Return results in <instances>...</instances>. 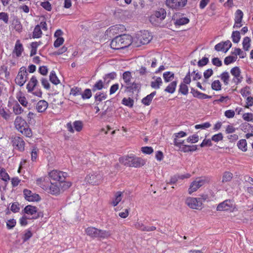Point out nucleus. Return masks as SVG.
<instances>
[{
  "label": "nucleus",
  "instance_id": "f257e3e1",
  "mask_svg": "<svg viewBox=\"0 0 253 253\" xmlns=\"http://www.w3.org/2000/svg\"><path fill=\"white\" fill-rule=\"evenodd\" d=\"M132 37L129 35L117 36L112 40V49H120L132 44Z\"/></svg>",
  "mask_w": 253,
  "mask_h": 253
},
{
  "label": "nucleus",
  "instance_id": "f03ea898",
  "mask_svg": "<svg viewBox=\"0 0 253 253\" xmlns=\"http://www.w3.org/2000/svg\"><path fill=\"white\" fill-rule=\"evenodd\" d=\"M14 126L16 129L22 134L27 137H31L33 133L29 125L22 117L18 116L14 121Z\"/></svg>",
  "mask_w": 253,
  "mask_h": 253
},
{
  "label": "nucleus",
  "instance_id": "7ed1b4c3",
  "mask_svg": "<svg viewBox=\"0 0 253 253\" xmlns=\"http://www.w3.org/2000/svg\"><path fill=\"white\" fill-rule=\"evenodd\" d=\"M152 39V36L148 31H140L132 38V44L134 46H140L142 44H147Z\"/></svg>",
  "mask_w": 253,
  "mask_h": 253
},
{
  "label": "nucleus",
  "instance_id": "20e7f679",
  "mask_svg": "<svg viewBox=\"0 0 253 253\" xmlns=\"http://www.w3.org/2000/svg\"><path fill=\"white\" fill-rule=\"evenodd\" d=\"M38 81L35 76H33L26 85V89L28 93H32L34 95L42 97V92L40 89L36 88L38 85Z\"/></svg>",
  "mask_w": 253,
  "mask_h": 253
},
{
  "label": "nucleus",
  "instance_id": "39448f33",
  "mask_svg": "<svg viewBox=\"0 0 253 253\" xmlns=\"http://www.w3.org/2000/svg\"><path fill=\"white\" fill-rule=\"evenodd\" d=\"M85 233L92 238L104 239L109 235L108 232L93 227H88L85 230Z\"/></svg>",
  "mask_w": 253,
  "mask_h": 253
},
{
  "label": "nucleus",
  "instance_id": "423d86ee",
  "mask_svg": "<svg viewBox=\"0 0 253 253\" xmlns=\"http://www.w3.org/2000/svg\"><path fill=\"white\" fill-rule=\"evenodd\" d=\"M167 13L164 8H159L154 11L150 16V22L153 25L159 24L166 17Z\"/></svg>",
  "mask_w": 253,
  "mask_h": 253
},
{
  "label": "nucleus",
  "instance_id": "0eeeda50",
  "mask_svg": "<svg viewBox=\"0 0 253 253\" xmlns=\"http://www.w3.org/2000/svg\"><path fill=\"white\" fill-rule=\"evenodd\" d=\"M185 204L192 209L201 210L203 208L202 200L198 198L187 197L185 200Z\"/></svg>",
  "mask_w": 253,
  "mask_h": 253
},
{
  "label": "nucleus",
  "instance_id": "6e6552de",
  "mask_svg": "<svg viewBox=\"0 0 253 253\" xmlns=\"http://www.w3.org/2000/svg\"><path fill=\"white\" fill-rule=\"evenodd\" d=\"M28 75L26 67L24 66L21 67L15 79L16 84L20 86H23L27 80Z\"/></svg>",
  "mask_w": 253,
  "mask_h": 253
},
{
  "label": "nucleus",
  "instance_id": "1a4fd4ad",
  "mask_svg": "<svg viewBox=\"0 0 253 253\" xmlns=\"http://www.w3.org/2000/svg\"><path fill=\"white\" fill-rule=\"evenodd\" d=\"M208 181L209 179L206 177L197 178L191 183L188 189V193L189 194H192L193 192L196 191L200 187Z\"/></svg>",
  "mask_w": 253,
  "mask_h": 253
},
{
  "label": "nucleus",
  "instance_id": "9d476101",
  "mask_svg": "<svg viewBox=\"0 0 253 253\" xmlns=\"http://www.w3.org/2000/svg\"><path fill=\"white\" fill-rule=\"evenodd\" d=\"M101 178L102 176L99 173L92 172L86 176L85 181L89 184L96 185L101 182Z\"/></svg>",
  "mask_w": 253,
  "mask_h": 253
},
{
  "label": "nucleus",
  "instance_id": "9b49d317",
  "mask_svg": "<svg viewBox=\"0 0 253 253\" xmlns=\"http://www.w3.org/2000/svg\"><path fill=\"white\" fill-rule=\"evenodd\" d=\"M235 206L233 201L226 200L220 203L217 207V210L219 211H229L233 212L235 211Z\"/></svg>",
  "mask_w": 253,
  "mask_h": 253
},
{
  "label": "nucleus",
  "instance_id": "f8f14e48",
  "mask_svg": "<svg viewBox=\"0 0 253 253\" xmlns=\"http://www.w3.org/2000/svg\"><path fill=\"white\" fill-rule=\"evenodd\" d=\"M23 195L25 199L30 202H39L41 200V197L39 194L27 189L23 190Z\"/></svg>",
  "mask_w": 253,
  "mask_h": 253
},
{
  "label": "nucleus",
  "instance_id": "ddd939ff",
  "mask_svg": "<svg viewBox=\"0 0 253 253\" xmlns=\"http://www.w3.org/2000/svg\"><path fill=\"white\" fill-rule=\"evenodd\" d=\"M230 73L233 76L232 82L236 84H240L243 81L241 71L238 67H234L230 70Z\"/></svg>",
  "mask_w": 253,
  "mask_h": 253
},
{
  "label": "nucleus",
  "instance_id": "4468645a",
  "mask_svg": "<svg viewBox=\"0 0 253 253\" xmlns=\"http://www.w3.org/2000/svg\"><path fill=\"white\" fill-rule=\"evenodd\" d=\"M66 175V173L57 170H53L49 173V176L51 179L56 182H60V183L65 180Z\"/></svg>",
  "mask_w": 253,
  "mask_h": 253
},
{
  "label": "nucleus",
  "instance_id": "2eb2a0df",
  "mask_svg": "<svg viewBox=\"0 0 253 253\" xmlns=\"http://www.w3.org/2000/svg\"><path fill=\"white\" fill-rule=\"evenodd\" d=\"M12 146L14 148L20 152L24 151L25 142L22 137L15 136L12 139Z\"/></svg>",
  "mask_w": 253,
  "mask_h": 253
},
{
  "label": "nucleus",
  "instance_id": "dca6fc26",
  "mask_svg": "<svg viewBox=\"0 0 253 253\" xmlns=\"http://www.w3.org/2000/svg\"><path fill=\"white\" fill-rule=\"evenodd\" d=\"M61 186V183L60 182H55L54 183H50L49 186L45 188L44 189L48 193L52 195H57L60 193Z\"/></svg>",
  "mask_w": 253,
  "mask_h": 253
},
{
  "label": "nucleus",
  "instance_id": "f3484780",
  "mask_svg": "<svg viewBox=\"0 0 253 253\" xmlns=\"http://www.w3.org/2000/svg\"><path fill=\"white\" fill-rule=\"evenodd\" d=\"M187 3V0H166V5L172 9H179L183 7Z\"/></svg>",
  "mask_w": 253,
  "mask_h": 253
},
{
  "label": "nucleus",
  "instance_id": "a211bd4d",
  "mask_svg": "<svg viewBox=\"0 0 253 253\" xmlns=\"http://www.w3.org/2000/svg\"><path fill=\"white\" fill-rule=\"evenodd\" d=\"M232 46V43L229 40L222 42L216 44L214 49L217 51H221L224 53L227 52Z\"/></svg>",
  "mask_w": 253,
  "mask_h": 253
},
{
  "label": "nucleus",
  "instance_id": "6ab92c4d",
  "mask_svg": "<svg viewBox=\"0 0 253 253\" xmlns=\"http://www.w3.org/2000/svg\"><path fill=\"white\" fill-rule=\"evenodd\" d=\"M12 113L7 108L2 101L0 100V117L3 119L8 121L10 119Z\"/></svg>",
  "mask_w": 253,
  "mask_h": 253
},
{
  "label": "nucleus",
  "instance_id": "aec40b11",
  "mask_svg": "<svg viewBox=\"0 0 253 253\" xmlns=\"http://www.w3.org/2000/svg\"><path fill=\"white\" fill-rule=\"evenodd\" d=\"M24 211L27 215L32 216L30 217L31 219H36L39 217L38 208L35 206L28 205L25 207Z\"/></svg>",
  "mask_w": 253,
  "mask_h": 253
},
{
  "label": "nucleus",
  "instance_id": "412c9836",
  "mask_svg": "<svg viewBox=\"0 0 253 253\" xmlns=\"http://www.w3.org/2000/svg\"><path fill=\"white\" fill-rule=\"evenodd\" d=\"M243 15V12L240 9L236 10L235 13L234 28H240L242 26Z\"/></svg>",
  "mask_w": 253,
  "mask_h": 253
},
{
  "label": "nucleus",
  "instance_id": "4be33fe9",
  "mask_svg": "<svg viewBox=\"0 0 253 253\" xmlns=\"http://www.w3.org/2000/svg\"><path fill=\"white\" fill-rule=\"evenodd\" d=\"M145 164L146 161L144 159L140 157H137L132 154L131 167L140 168L143 166Z\"/></svg>",
  "mask_w": 253,
  "mask_h": 253
},
{
  "label": "nucleus",
  "instance_id": "5701e85b",
  "mask_svg": "<svg viewBox=\"0 0 253 253\" xmlns=\"http://www.w3.org/2000/svg\"><path fill=\"white\" fill-rule=\"evenodd\" d=\"M16 98L23 107H26L28 105V101L25 94L21 91H19L16 94Z\"/></svg>",
  "mask_w": 253,
  "mask_h": 253
},
{
  "label": "nucleus",
  "instance_id": "b1692460",
  "mask_svg": "<svg viewBox=\"0 0 253 253\" xmlns=\"http://www.w3.org/2000/svg\"><path fill=\"white\" fill-rule=\"evenodd\" d=\"M119 162L126 167H131L132 154L120 158Z\"/></svg>",
  "mask_w": 253,
  "mask_h": 253
},
{
  "label": "nucleus",
  "instance_id": "393cba45",
  "mask_svg": "<svg viewBox=\"0 0 253 253\" xmlns=\"http://www.w3.org/2000/svg\"><path fill=\"white\" fill-rule=\"evenodd\" d=\"M48 106V104L46 101L41 100L38 102L36 105V109L38 112L42 113L46 110Z\"/></svg>",
  "mask_w": 253,
  "mask_h": 253
},
{
  "label": "nucleus",
  "instance_id": "a878e982",
  "mask_svg": "<svg viewBox=\"0 0 253 253\" xmlns=\"http://www.w3.org/2000/svg\"><path fill=\"white\" fill-rule=\"evenodd\" d=\"M23 50L24 48L22 44L20 42V40H17L13 50V53L16 54V56L19 57L21 55Z\"/></svg>",
  "mask_w": 253,
  "mask_h": 253
},
{
  "label": "nucleus",
  "instance_id": "bb28decb",
  "mask_svg": "<svg viewBox=\"0 0 253 253\" xmlns=\"http://www.w3.org/2000/svg\"><path fill=\"white\" fill-rule=\"evenodd\" d=\"M123 194L121 191H118L114 194V197L112 199V206L115 207L122 201Z\"/></svg>",
  "mask_w": 253,
  "mask_h": 253
},
{
  "label": "nucleus",
  "instance_id": "cd10ccee",
  "mask_svg": "<svg viewBox=\"0 0 253 253\" xmlns=\"http://www.w3.org/2000/svg\"><path fill=\"white\" fill-rule=\"evenodd\" d=\"M163 84V81L160 77H154L151 82V86L154 89H159Z\"/></svg>",
  "mask_w": 253,
  "mask_h": 253
},
{
  "label": "nucleus",
  "instance_id": "c85d7f7f",
  "mask_svg": "<svg viewBox=\"0 0 253 253\" xmlns=\"http://www.w3.org/2000/svg\"><path fill=\"white\" fill-rule=\"evenodd\" d=\"M191 93L193 94L194 97H197L199 99H204L211 98V96L202 93L197 90L192 89Z\"/></svg>",
  "mask_w": 253,
  "mask_h": 253
},
{
  "label": "nucleus",
  "instance_id": "c756f323",
  "mask_svg": "<svg viewBox=\"0 0 253 253\" xmlns=\"http://www.w3.org/2000/svg\"><path fill=\"white\" fill-rule=\"evenodd\" d=\"M230 77L229 73L227 71L223 72L219 76V78L225 85H228L229 84Z\"/></svg>",
  "mask_w": 253,
  "mask_h": 253
},
{
  "label": "nucleus",
  "instance_id": "7c9ffc66",
  "mask_svg": "<svg viewBox=\"0 0 253 253\" xmlns=\"http://www.w3.org/2000/svg\"><path fill=\"white\" fill-rule=\"evenodd\" d=\"M180 150L183 152H189L192 151H195L197 149V146L196 145H188L183 144L181 148H179Z\"/></svg>",
  "mask_w": 253,
  "mask_h": 253
},
{
  "label": "nucleus",
  "instance_id": "2f4dec72",
  "mask_svg": "<svg viewBox=\"0 0 253 253\" xmlns=\"http://www.w3.org/2000/svg\"><path fill=\"white\" fill-rule=\"evenodd\" d=\"M156 94V91H153L150 94L147 95L145 97L142 99V103L145 105H149Z\"/></svg>",
  "mask_w": 253,
  "mask_h": 253
},
{
  "label": "nucleus",
  "instance_id": "473e14b6",
  "mask_svg": "<svg viewBox=\"0 0 253 253\" xmlns=\"http://www.w3.org/2000/svg\"><path fill=\"white\" fill-rule=\"evenodd\" d=\"M243 48L245 51H248L251 45V39L248 37L243 38L242 41Z\"/></svg>",
  "mask_w": 253,
  "mask_h": 253
},
{
  "label": "nucleus",
  "instance_id": "72a5a7b5",
  "mask_svg": "<svg viewBox=\"0 0 253 253\" xmlns=\"http://www.w3.org/2000/svg\"><path fill=\"white\" fill-rule=\"evenodd\" d=\"M12 26L18 33H20L22 31L23 27L20 21L18 19L13 20Z\"/></svg>",
  "mask_w": 253,
  "mask_h": 253
},
{
  "label": "nucleus",
  "instance_id": "f704fd0d",
  "mask_svg": "<svg viewBox=\"0 0 253 253\" xmlns=\"http://www.w3.org/2000/svg\"><path fill=\"white\" fill-rule=\"evenodd\" d=\"M0 180L7 182L10 180L8 174L3 168H0Z\"/></svg>",
  "mask_w": 253,
  "mask_h": 253
},
{
  "label": "nucleus",
  "instance_id": "c9c22d12",
  "mask_svg": "<svg viewBox=\"0 0 253 253\" xmlns=\"http://www.w3.org/2000/svg\"><path fill=\"white\" fill-rule=\"evenodd\" d=\"M177 86V82L176 81H173L171 83H170L168 86L165 89V91L170 93H173L174 92L176 87Z\"/></svg>",
  "mask_w": 253,
  "mask_h": 253
},
{
  "label": "nucleus",
  "instance_id": "e433bc0d",
  "mask_svg": "<svg viewBox=\"0 0 253 253\" xmlns=\"http://www.w3.org/2000/svg\"><path fill=\"white\" fill-rule=\"evenodd\" d=\"M237 146L238 148L243 152H246L247 150V143L245 139L240 140L238 143Z\"/></svg>",
  "mask_w": 253,
  "mask_h": 253
},
{
  "label": "nucleus",
  "instance_id": "4c0bfd02",
  "mask_svg": "<svg viewBox=\"0 0 253 253\" xmlns=\"http://www.w3.org/2000/svg\"><path fill=\"white\" fill-rule=\"evenodd\" d=\"M42 32L41 30V27L39 25H37L33 31V38H39L42 36Z\"/></svg>",
  "mask_w": 253,
  "mask_h": 253
},
{
  "label": "nucleus",
  "instance_id": "58836bf2",
  "mask_svg": "<svg viewBox=\"0 0 253 253\" xmlns=\"http://www.w3.org/2000/svg\"><path fill=\"white\" fill-rule=\"evenodd\" d=\"M233 177V174L229 171H225L223 173L222 182L225 183L230 181Z\"/></svg>",
  "mask_w": 253,
  "mask_h": 253
},
{
  "label": "nucleus",
  "instance_id": "ea45409f",
  "mask_svg": "<svg viewBox=\"0 0 253 253\" xmlns=\"http://www.w3.org/2000/svg\"><path fill=\"white\" fill-rule=\"evenodd\" d=\"M231 39L234 43H238L241 39L240 33L239 31H233L231 35Z\"/></svg>",
  "mask_w": 253,
  "mask_h": 253
},
{
  "label": "nucleus",
  "instance_id": "a19ab883",
  "mask_svg": "<svg viewBox=\"0 0 253 253\" xmlns=\"http://www.w3.org/2000/svg\"><path fill=\"white\" fill-rule=\"evenodd\" d=\"M49 80L52 84L56 85L59 84L60 83V81L58 79L56 75L55 72L54 71H52L50 72L49 75Z\"/></svg>",
  "mask_w": 253,
  "mask_h": 253
},
{
  "label": "nucleus",
  "instance_id": "79ce46f5",
  "mask_svg": "<svg viewBox=\"0 0 253 253\" xmlns=\"http://www.w3.org/2000/svg\"><path fill=\"white\" fill-rule=\"evenodd\" d=\"M240 93L243 97H247L251 94L250 87L248 86H245L240 90Z\"/></svg>",
  "mask_w": 253,
  "mask_h": 253
},
{
  "label": "nucleus",
  "instance_id": "37998d69",
  "mask_svg": "<svg viewBox=\"0 0 253 253\" xmlns=\"http://www.w3.org/2000/svg\"><path fill=\"white\" fill-rule=\"evenodd\" d=\"M232 54L234 55V56H236L237 57L239 55L241 58H244L246 55V53L239 48H234L232 52Z\"/></svg>",
  "mask_w": 253,
  "mask_h": 253
},
{
  "label": "nucleus",
  "instance_id": "c03bdc74",
  "mask_svg": "<svg viewBox=\"0 0 253 253\" xmlns=\"http://www.w3.org/2000/svg\"><path fill=\"white\" fill-rule=\"evenodd\" d=\"M211 87L214 90L219 91L221 89V84L219 80H215L212 82Z\"/></svg>",
  "mask_w": 253,
  "mask_h": 253
},
{
  "label": "nucleus",
  "instance_id": "a18cd8bd",
  "mask_svg": "<svg viewBox=\"0 0 253 253\" xmlns=\"http://www.w3.org/2000/svg\"><path fill=\"white\" fill-rule=\"evenodd\" d=\"M75 130L78 132L81 131L83 128V123L81 121H76L73 123Z\"/></svg>",
  "mask_w": 253,
  "mask_h": 253
},
{
  "label": "nucleus",
  "instance_id": "49530a36",
  "mask_svg": "<svg viewBox=\"0 0 253 253\" xmlns=\"http://www.w3.org/2000/svg\"><path fill=\"white\" fill-rule=\"evenodd\" d=\"M173 19L175 20L174 24L177 25H185L189 22V20L186 17H182L176 20L173 18Z\"/></svg>",
  "mask_w": 253,
  "mask_h": 253
},
{
  "label": "nucleus",
  "instance_id": "de8ad7c7",
  "mask_svg": "<svg viewBox=\"0 0 253 253\" xmlns=\"http://www.w3.org/2000/svg\"><path fill=\"white\" fill-rule=\"evenodd\" d=\"M12 109L13 112L15 115H20L24 111L23 109L18 103L14 105Z\"/></svg>",
  "mask_w": 253,
  "mask_h": 253
},
{
  "label": "nucleus",
  "instance_id": "09e8293b",
  "mask_svg": "<svg viewBox=\"0 0 253 253\" xmlns=\"http://www.w3.org/2000/svg\"><path fill=\"white\" fill-rule=\"evenodd\" d=\"M179 92L183 95H187L188 93L187 85L184 83H181L179 85Z\"/></svg>",
  "mask_w": 253,
  "mask_h": 253
},
{
  "label": "nucleus",
  "instance_id": "8fccbe9b",
  "mask_svg": "<svg viewBox=\"0 0 253 253\" xmlns=\"http://www.w3.org/2000/svg\"><path fill=\"white\" fill-rule=\"evenodd\" d=\"M237 59V57L234 55L228 56L224 59V62L225 65H229L236 61Z\"/></svg>",
  "mask_w": 253,
  "mask_h": 253
},
{
  "label": "nucleus",
  "instance_id": "3c124183",
  "mask_svg": "<svg viewBox=\"0 0 253 253\" xmlns=\"http://www.w3.org/2000/svg\"><path fill=\"white\" fill-rule=\"evenodd\" d=\"M163 77L165 81L167 83L169 82L174 77V74L170 72H166L163 74Z\"/></svg>",
  "mask_w": 253,
  "mask_h": 253
},
{
  "label": "nucleus",
  "instance_id": "603ef678",
  "mask_svg": "<svg viewBox=\"0 0 253 253\" xmlns=\"http://www.w3.org/2000/svg\"><path fill=\"white\" fill-rule=\"evenodd\" d=\"M82 90L81 88L77 87H73L70 90V94L74 96H76L81 94Z\"/></svg>",
  "mask_w": 253,
  "mask_h": 253
},
{
  "label": "nucleus",
  "instance_id": "864d4df0",
  "mask_svg": "<svg viewBox=\"0 0 253 253\" xmlns=\"http://www.w3.org/2000/svg\"><path fill=\"white\" fill-rule=\"evenodd\" d=\"M199 141V136L197 134H193L189 136L186 139L188 143H195Z\"/></svg>",
  "mask_w": 253,
  "mask_h": 253
},
{
  "label": "nucleus",
  "instance_id": "5fc2aeb1",
  "mask_svg": "<svg viewBox=\"0 0 253 253\" xmlns=\"http://www.w3.org/2000/svg\"><path fill=\"white\" fill-rule=\"evenodd\" d=\"M41 6L45 10L50 11L52 10V6L48 1H45L41 3Z\"/></svg>",
  "mask_w": 253,
  "mask_h": 253
},
{
  "label": "nucleus",
  "instance_id": "6e6d98bb",
  "mask_svg": "<svg viewBox=\"0 0 253 253\" xmlns=\"http://www.w3.org/2000/svg\"><path fill=\"white\" fill-rule=\"evenodd\" d=\"M223 136L221 133H218L217 134H215L211 137L212 141H213L216 143H217L220 141H222L223 140Z\"/></svg>",
  "mask_w": 253,
  "mask_h": 253
},
{
  "label": "nucleus",
  "instance_id": "4d7b16f0",
  "mask_svg": "<svg viewBox=\"0 0 253 253\" xmlns=\"http://www.w3.org/2000/svg\"><path fill=\"white\" fill-rule=\"evenodd\" d=\"M104 87L103 82L101 80L97 82L93 86L92 90L95 91L97 90H100Z\"/></svg>",
  "mask_w": 253,
  "mask_h": 253
},
{
  "label": "nucleus",
  "instance_id": "13d9d810",
  "mask_svg": "<svg viewBox=\"0 0 253 253\" xmlns=\"http://www.w3.org/2000/svg\"><path fill=\"white\" fill-rule=\"evenodd\" d=\"M191 77L193 81H197L200 79L202 77L201 73L197 71H194L190 73Z\"/></svg>",
  "mask_w": 253,
  "mask_h": 253
},
{
  "label": "nucleus",
  "instance_id": "bf43d9fd",
  "mask_svg": "<svg viewBox=\"0 0 253 253\" xmlns=\"http://www.w3.org/2000/svg\"><path fill=\"white\" fill-rule=\"evenodd\" d=\"M81 95L83 99H86L90 98L92 94L90 89H86L83 93H81Z\"/></svg>",
  "mask_w": 253,
  "mask_h": 253
},
{
  "label": "nucleus",
  "instance_id": "052dcab7",
  "mask_svg": "<svg viewBox=\"0 0 253 253\" xmlns=\"http://www.w3.org/2000/svg\"><path fill=\"white\" fill-rule=\"evenodd\" d=\"M211 126V125L209 122H206L202 124L196 125L195 126L196 129H205L209 128Z\"/></svg>",
  "mask_w": 253,
  "mask_h": 253
},
{
  "label": "nucleus",
  "instance_id": "680f3d73",
  "mask_svg": "<svg viewBox=\"0 0 253 253\" xmlns=\"http://www.w3.org/2000/svg\"><path fill=\"white\" fill-rule=\"evenodd\" d=\"M141 150L143 154L148 155L152 154L154 151L153 149L151 147L148 146L142 147Z\"/></svg>",
  "mask_w": 253,
  "mask_h": 253
},
{
  "label": "nucleus",
  "instance_id": "e2e57ef3",
  "mask_svg": "<svg viewBox=\"0 0 253 253\" xmlns=\"http://www.w3.org/2000/svg\"><path fill=\"white\" fill-rule=\"evenodd\" d=\"M38 149L36 147H33V148L32 149L31 153V160L33 161H35L37 160V158L38 157Z\"/></svg>",
  "mask_w": 253,
  "mask_h": 253
},
{
  "label": "nucleus",
  "instance_id": "0e129e2a",
  "mask_svg": "<svg viewBox=\"0 0 253 253\" xmlns=\"http://www.w3.org/2000/svg\"><path fill=\"white\" fill-rule=\"evenodd\" d=\"M41 84H42V85L43 86V87L47 89V90H48L50 89V84L48 82V81L45 79V78H42L41 80Z\"/></svg>",
  "mask_w": 253,
  "mask_h": 253
},
{
  "label": "nucleus",
  "instance_id": "69168bd1",
  "mask_svg": "<svg viewBox=\"0 0 253 253\" xmlns=\"http://www.w3.org/2000/svg\"><path fill=\"white\" fill-rule=\"evenodd\" d=\"M242 117L245 121L247 122H250L253 120V114L251 113H244Z\"/></svg>",
  "mask_w": 253,
  "mask_h": 253
},
{
  "label": "nucleus",
  "instance_id": "338daca9",
  "mask_svg": "<svg viewBox=\"0 0 253 253\" xmlns=\"http://www.w3.org/2000/svg\"><path fill=\"white\" fill-rule=\"evenodd\" d=\"M123 104L128 107H131L133 106V101L130 98H125L122 100Z\"/></svg>",
  "mask_w": 253,
  "mask_h": 253
},
{
  "label": "nucleus",
  "instance_id": "774afa93",
  "mask_svg": "<svg viewBox=\"0 0 253 253\" xmlns=\"http://www.w3.org/2000/svg\"><path fill=\"white\" fill-rule=\"evenodd\" d=\"M124 29L123 26L122 25H115L113 26H112V32L113 31V33H118L120 32H122V30Z\"/></svg>",
  "mask_w": 253,
  "mask_h": 253
}]
</instances>
